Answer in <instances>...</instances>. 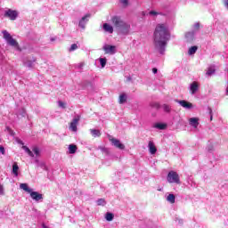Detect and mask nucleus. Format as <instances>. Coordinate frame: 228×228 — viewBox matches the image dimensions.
<instances>
[{
  "mask_svg": "<svg viewBox=\"0 0 228 228\" xmlns=\"http://www.w3.org/2000/svg\"><path fill=\"white\" fill-rule=\"evenodd\" d=\"M167 202H170V204H175V195L169 194L167 198Z\"/></svg>",
  "mask_w": 228,
  "mask_h": 228,
  "instance_id": "b1692460",
  "label": "nucleus"
},
{
  "mask_svg": "<svg viewBox=\"0 0 228 228\" xmlns=\"http://www.w3.org/2000/svg\"><path fill=\"white\" fill-rule=\"evenodd\" d=\"M198 49H199V47H197V46H191V48H189L188 54L190 56L195 54V53H197Z\"/></svg>",
  "mask_w": 228,
  "mask_h": 228,
  "instance_id": "393cba45",
  "label": "nucleus"
},
{
  "mask_svg": "<svg viewBox=\"0 0 228 228\" xmlns=\"http://www.w3.org/2000/svg\"><path fill=\"white\" fill-rule=\"evenodd\" d=\"M51 42H54V38L53 37L51 38Z\"/></svg>",
  "mask_w": 228,
  "mask_h": 228,
  "instance_id": "3c124183",
  "label": "nucleus"
},
{
  "mask_svg": "<svg viewBox=\"0 0 228 228\" xmlns=\"http://www.w3.org/2000/svg\"><path fill=\"white\" fill-rule=\"evenodd\" d=\"M162 108L166 113H170L172 108L168 104L162 105Z\"/></svg>",
  "mask_w": 228,
  "mask_h": 228,
  "instance_id": "c85d7f7f",
  "label": "nucleus"
},
{
  "mask_svg": "<svg viewBox=\"0 0 228 228\" xmlns=\"http://www.w3.org/2000/svg\"><path fill=\"white\" fill-rule=\"evenodd\" d=\"M103 30L106 32V33H113V26L108 24V23H104L103 24Z\"/></svg>",
  "mask_w": 228,
  "mask_h": 228,
  "instance_id": "dca6fc26",
  "label": "nucleus"
},
{
  "mask_svg": "<svg viewBox=\"0 0 228 228\" xmlns=\"http://www.w3.org/2000/svg\"><path fill=\"white\" fill-rule=\"evenodd\" d=\"M58 106L60 108H62L63 110H65L66 106H65V102H61V101H59L58 102Z\"/></svg>",
  "mask_w": 228,
  "mask_h": 228,
  "instance_id": "e433bc0d",
  "label": "nucleus"
},
{
  "mask_svg": "<svg viewBox=\"0 0 228 228\" xmlns=\"http://www.w3.org/2000/svg\"><path fill=\"white\" fill-rule=\"evenodd\" d=\"M124 8L129 5V0H119Z\"/></svg>",
  "mask_w": 228,
  "mask_h": 228,
  "instance_id": "f704fd0d",
  "label": "nucleus"
},
{
  "mask_svg": "<svg viewBox=\"0 0 228 228\" xmlns=\"http://www.w3.org/2000/svg\"><path fill=\"white\" fill-rule=\"evenodd\" d=\"M32 151L34 152V154H36L37 157L40 156V149L37 146H34L32 148Z\"/></svg>",
  "mask_w": 228,
  "mask_h": 228,
  "instance_id": "c756f323",
  "label": "nucleus"
},
{
  "mask_svg": "<svg viewBox=\"0 0 228 228\" xmlns=\"http://www.w3.org/2000/svg\"><path fill=\"white\" fill-rule=\"evenodd\" d=\"M83 67H85V63L80 62V63L78 64V69H83Z\"/></svg>",
  "mask_w": 228,
  "mask_h": 228,
  "instance_id": "a18cd8bd",
  "label": "nucleus"
},
{
  "mask_svg": "<svg viewBox=\"0 0 228 228\" xmlns=\"http://www.w3.org/2000/svg\"><path fill=\"white\" fill-rule=\"evenodd\" d=\"M195 37V34L193 32H187L185 34V38H187V42H191Z\"/></svg>",
  "mask_w": 228,
  "mask_h": 228,
  "instance_id": "4be33fe9",
  "label": "nucleus"
},
{
  "mask_svg": "<svg viewBox=\"0 0 228 228\" xmlns=\"http://www.w3.org/2000/svg\"><path fill=\"white\" fill-rule=\"evenodd\" d=\"M194 28H195L196 29H199V28H200V23H199V22L195 23V24H194Z\"/></svg>",
  "mask_w": 228,
  "mask_h": 228,
  "instance_id": "c03bdc74",
  "label": "nucleus"
},
{
  "mask_svg": "<svg viewBox=\"0 0 228 228\" xmlns=\"http://www.w3.org/2000/svg\"><path fill=\"white\" fill-rule=\"evenodd\" d=\"M105 218L107 220V222H111L113 220V218H115V216L113 215V213H106L105 215Z\"/></svg>",
  "mask_w": 228,
  "mask_h": 228,
  "instance_id": "bb28decb",
  "label": "nucleus"
},
{
  "mask_svg": "<svg viewBox=\"0 0 228 228\" xmlns=\"http://www.w3.org/2000/svg\"><path fill=\"white\" fill-rule=\"evenodd\" d=\"M99 61H100V65L102 69H104V67H106V63L108 60L106 58H100Z\"/></svg>",
  "mask_w": 228,
  "mask_h": 228,
  "instance_id": "cd10ccee",
  "label": "nucleus"
},
{
  "mask_svg": "<svg viewBox=\"0 0 228 228\" xmlns=\"http://www.w3.org/2000/svg\"><path fill=\"white\" fill-rule=\"evenodd\" d=\"M168 40H170L168 27L165 24H158L154 31V46L159 54H165Z\"/></svg>",
  "mask_w": 228,
  "mask_h": 228,
  "instance_id": "f257e3e1",
  "label": "nucleus"
},
{
  "mask_svg": "<svg viewBox=\"0 0 228 228\" xmlns=\"http://www.w3.org/2000/svg\"><path fill=\"white\" fill-rule=\"evenodd\" d=\"M213 74H215V68H208L207 71V76H213Z\"/></svg>",
  "mask_w": 228,
  "mask_h": 228,
  "instance_id": "72a5a7b5",
  "label": "nucleus"
},
{
  "mask_svg": "<svg viewBox=\"0 0 228 228\" xmlns=\"http://www.w3.org/2000/svg\"><path fill=\"white\" fill-rule=\"evenodd\" d=\"M207 151H208V152H213V144H209V145L207 147Z\"/></svg>",
  "mask_w": 228,
  "mask_h": 228,
  "instance_id": "58836bf2",
  "label": "nucleus"
},
{
  "mask_svg": "<svg viewBox=\"0 0 228 228\" xmlns=\"http://www.w3.org/2000/svg\"><path fill=\"white\" fill-rule=\"evenodd\" d=\"M111 22L114 28H116V29H118V33H120L121 35L129 34V31L131 30V25L124 21L122 17L118 15H114L111 17Z\"/></svg>",
  "mask_w": 228,
  "mask_h": 228,
  "instance_id": "f03ea898",
  "label": "nucleus"
},
{
  "mask_svg": "<svg viewBox=\"0 0 228 228\" xmlns=\"http://www.w3.org/2000/svg\"><path fill=\"white\" fill-rule=\"evenodd\" d=\"M88 19H90V14H86V16L82 17L78 23L79 28L85 29L86 22H88Z\"/></svg>",
  "mask_w": 228,
  "mask_h": 228,
  "instance_id": "f8f14e48",
  "label": "nucleus"
},
{
  "mask_svg": "<svg viewBox=\"0 0 228 228\" xmlns=\"http://www.w3.org/2000/svg\"><path fill=\"white\" fill-rule=\"evenodd\" d=\"M76 49H77V44H73V45H71V46L69 49V53H72V51H76Z\"/></svg>",
  "mask_w": 228,
  "mask_h": 228,
  "instance_id": "c9c22d12",
  "label": "nucleus"
},
{
  "mask_svg": "<svg viewBox=\"0 0 228 228\" xmlns=\"http://www.w3.org/2000/svg\"><path fill=\"white\" fill-rule=\"evenodd\" d=\"M17 143H19L20 145H24V142H22V140L20 139L17 141Z\"/></svg>",
  "mask_w": 228,
  "mask_h": 228,
  "instance_id": "49530a36",
  "label": "nucleus"
},
{
  "mask_svg": "<svg viewBox=\"0 0 228 228\" xmlns=\"http://www.w3.org/2000/svg\"><path fill=\"white\" fill-rule=\"evenodd\" d=\"M90 133L92 136H94V138H98L99 136H101V130L90 129Z\"/></svg>",
  "mask_w": 228,
  "mask_h": 228,
  "instance_id": "aec40b11",
  "label": "nucleus"
},
{
  "mask_svg": "<svg viewBox=\"0 0 228 228\" xmlns=\"http://www.w3.org/2000/svg\"><path fill=\"white\" fill-rule=\"evenodd\" d=\"M151 106L155 110H159V108H161V105L159 102H151Z\"/></svg>",
  "mask_w": 228,
  "mask_h": 228,
  "instance_id": "2f4dec72",
  "label": "nucleus"
},
{
  "mask_svg": "<svg viewBox=\"0 0 228 228\" xmlns=\"http://www.w3.org/2000/svg\"><path fill=\"white\" fill-rule=\"evenodd\" d=\"M152 72H153V74H158V69L157 68H153L152 69Z\"/></svg>",
  "mask_w": 228,
  "mask_h": 228,
  "instance_id": "de8ad7c7",
  "label": "nucleus"
},
{
  "mask_svg": "<svg viewBox=\"0 0 228 228\" xmlns=\"http://www.w3.org/2000/svg\"><path fill=\"white\" fill-rule=\"evenodd\" d=\"M190 91L192 95H195L199 92V82L194 81L190 86Z\"/></svg>",
  "mask_w": 228,
  "mask_h": 228,
  "instance_id": "ddd939ff",
  "label": "nucleus"
},
{
  "mask_svg": "<svg viewBox=\"0 0 228 228\" xmlns=\"http://www.w3.org/2000/svg\"><path fill=\"white\" fill-rule=\"evenodd\" d=\"M100 151H102V152H108V150L105 147H99Z\"/></svg>",
  "mask_w": 228,
  "mask_h": 228,
  "instance_id": "79ce46f5",
  "label": "nucleus"
},
{
  "mask_svg": "<svg viewBox=\"0 0 228 228\" xmlns=\"http://www.w3.org/2000/svg\"><path fill=\"white\" fill-rule=\"evenodd\" d=\"M224 6L228 9V0H224Z\"/></svg>",
  "mask_w": 228,
  "mask_h": 228,
  "instance_id": "09e8293b",
  "label": "nucleus"
},
{
  "mask_svg": "<svg viewBox=\"0 0 228 228\" xmlns=\"http://www.w3.org/2000/svg\"><path fill=\"white\" fill-rule=\"evenodd\" d=\"M0 195H4V188L1 183H0Z\"/></svg>",
  "mask_w": 228,
  "mask_h": 228,
  "instance_id": "a19ab883",
  "label": "nucleus"
},
{
  "mask_svg": "<svg viewBox=\"0 0 228 228\" xmlns=\"http://www.w3.org/2000/svg\"><path fill=\"white\" fill-rule=\"evenodd\" d=\"M22 149L25 151V152H27V154H28V156H30V158H35V154H33V151H31L28 146L23 145Z\"/></svg>",
  "mask_w": 228,
  "mask_h": 228,
  "instance_id": "5701e85b",
  "label": "nucleus"
},
{
  "mask_svg": "<svg viewBox=\"0 0 228 228\" xmlns=\"http://www.w3.org/2000/svg\"><path fill=\"white\" fill-rule=\"evenodd\" d=\"M149 15H153V16H156V15H159V12H156V11H151L149 12Z\"/></svg>",
  "mask_w": 228,
  "mask_h": 228,
  "instance_id": "ea45409f",
  "label": "nucleus"
},
{
  "mask_svg": "<svg viewBox=\"0 0 228 228\" xmlns=\"http://www.w3.org/2000/svg\"><path fill=\"white\" fill-rule=\"evenodd\" d=\"M35 61H37L36 58H33V60H28V58H26L23 60V65L28 69H33Z\"/></svg>",
  "mask_w": 228,
  "mask_h": 228,
  "instance_id": "9b49d317",
  "label": "nucleus"
},
{
  "mask_svg": "<svg viewBox=\"0 0 228 228\" xmlns=\"http://www.w3.org/2000/svg\"><path fill=\"white\" fill-rule=\"evenodd\" d=\"M103 51L105 52V54H115L117 53V46L115 45H105L102 47Z\"/></svg>",
  "mask_w": 228,
  "mask_h": 228,
  "instance_id": "0eeeda50",
  "label": "nucleus"
},
{
  "mask_svg": "<svg viewBox=\"0 0 228 228\" xmlns=\"http://www.w3.org/2000/svg\"><path fill=\"white\" fill-rule=\"evenodd\" d=\"M4 17H7L10 20H16L19 17V12L15 10L8 9L4 12Z\"/></svg>",
  "mask_w": 228,
  "mask_h": 228,
  "instance_id": "39448f33",
  "label": "nucleus"
},
{
  "mask_svg": "<svg viewBox=\"0 0 228 228\" xmlns=\"http://www.w3.org/2000/svg\"><path fill=\"white\" fill-rule=\"evenodd\" d=\"M79 120H80L79 116H77L72 119L69 126V129L73 131V133H76V131H77V124L79 123Z\"/></svg>",
  "mask_w": 228,
  "mask_h": 228,
  "instance_id": "1a4fd4ad",
  "label": "nucleus"
},
{
  "mask_svg": "<svg viewBox=\"0 0 228 228\" xmlns=\"http://www.w3.org/2000/svg\"><path fill=\"white\" fill-rule=\"evenodd\" d=\"M154 127L156 129H160V131H164V129H167V124L165 123H157L154 125Z\"/></svg>",
  "mask_w": 228,
  "mask_h": 228,
  "instance_id": "6ab92c4d",
  "label": "nucleus"
},
{
  "mask_svg": "<svg viewBox=\"0 0 228 228\" xmlns=\"http://www.w3.org/2000/svg\"><path fill=\"white\" fill-rule=\"evenodd\" d=\"M36 163H37V164H38V167H40L41 168H43V170H47V166H45V163H44V162L39 163V162H38V159H36Z\"/></svg>",
  "mask_w": 228,
  "mask_h": 228,
  "instance_id": "7c9ffc66",
  "label": "nucleus"
},
{
  "mask_svg": "<svg viewBox=\"0 0 228 228\" xmlns=\"http://www.w3.org/2000/svg\"><path fill=\"white\" fill-rule=\"evenodd\" d=\"M175 102L185 110H191V108H193V104L190 102H186L184 100H175Z\"/></svg>",
  "mask_w": 228,
  "mask_h": 228,
  "instance_id": "6e6552de",
  "label": "nucleus"
},
{
  "mask_svg": "<svg viewBox=\"0 0 228 228\" xmlns=\"http://www.w3.org/2000/svg\"><path fill=\"white\" fill-rule=\"evenodd\" d=\"M2 33L4 35V40H6L9 45H11L12 47H19V43L17 42V40L12 37V35H10L6 30L2 31Z\"/></svg>",
  "mask_w": 228,
  "mask_h": 228,
  "instance_id": "20e7f679",
  "label": "nucleus"
},
{
  "mask_svg": "<svg viewBox=\"0 0 228 228\" xmlns=\"http://www.w3.org/2000/svg\"><path fill=\"white\" fill-rule=\"evenodd\" d=\"M208 113L210 115V120H213V110H211L210 107H208Z\"/></svg>",
  "mask_w": 228,
  "mask_h": 228,
  "instance_id": "4c0bfd02",
  "label": "nucleus"
},
{
  "mask_svg": "<svg viewBox=\"0 0 228 228\" xmlns=\"http://www.w3.org/2000/svg\"><path fill=\"white\" fill-rule=\"evenodd\" d=\"M127 101V96L126 94H122L119 95V104H124Z\"/></svg>",
  "mask_w": 228,
  "mask_h": 228,
  "instance_id": "a878e982",
  "label": "nucleus"
},
{
  "mask_svg": "<svg viewBox=\"0 0 228 228\" xmlns=\"http://www.w3.org/2000/svg\"><path fill=\"white\" fill-rule=\"evenodd\" d=\"M148 148H149L150 153L151 154H155L156 152H158V149L156 148V145H154V142L152 141L149 142Z\"/></svg>",
  "mask_w": 228,
  "mask_h": 228,
  "instance_id": "2eb2a0df",
  "label": "nucleus"
},
{
  "mask_svg": "<svg viewBox=\"0 0 228 228\" xmlns=\"http://www.w3.org/2000/svg\"><path fill=\"white\" fill-rule=\"evenodd\" d=\"M110 142L114 145V147L119 149L120 151H124V149H126V146L122 142H120V140L118 139L112 138L110 139Z\"/></svg>",
  "mask_w": 228,
  "mask_h": 228,
  "instance_id": "9d476101",
  "label": "nucleus"
},
{
  "mask_svg": "<svg viewBox=\"0 0 228 228\" xmlns=\"http://www.w3.org/2000/svg\"><path fill=\"white\" fill-rule=\"evenodd\" d=\"M0 153L3 154V155L5 154L4 147L0 146Z\"/></svg>",
  "mask_w": 228,
  "mask_h": 228,
  "instance_id": "37998d69",
  "label": "nucleus"
},
{
  "mask_svg": "<svg viewBox=\"0 0 228 228\" xmlns=\"http://www.w3.org/2000/svg\"><path fill=\"white\" fill-rule=\"evenodd\" d=\"M97 206H106V200L104 199H99L97 200Z\"/></svg>",
  "mask_w": 228,
  "mask_h": 228,
  "instance_id": "473e14b6",
  "label": "nucleus"
},
{
  "mask_svg": "<svg viewBox=\"0 0 228 228\" xmlns=\"http://www.w3.org/2000/svg\"><path fill=\"white\" fill-rule=\"evenodd\" d=\"M20 188L24 190V191H27V193H30L33 191V189L28 186V183H20Z\"/></svg>",
  "mask_w": 228,
  "mask_h": 228,
  "instance_id": "a211bd4d",
  "label": "nucleus"
},
{
  "mask_svg": "<svg viewBox=\"0 0 228 228\" xmlns=\"http://www.w3.org/2000/svg\"><path fill=\"white\" fill-rule=\"evenodd\" d=\"M12 174L15 175V177L19 176V165L17 162H14L12 165Z\"/></svg>",
  "mask_w": 228,
  "mask_h": 228,
  "instance_id": "f3484780",
  "label": "nucleus"
},
{
  "mask_svg": "<svg viewBox=\"0 0 228 228\" xmlns=\"http://www.w3.org/2000/svg\"><path fill=\"white\" fill-rule=\"evenodd\" d=\"M29 195L32 200H34L35 202H43L44 200V194L38 191H30Z\"/></svg>",
  "mask_w": 228,
  "mask_h": 228,
  "instance_id": "423d86ee",
  "label": "nucleus"
},
{
  "mask_svg": "<svg viewBox=\"0 0 228 228\" xmlns=\"http://www.w3.org/2000/svg\"><path fill=\"white\" fill-rule=\"evenodd\" d=\"M77 151V146L75 144H69V154H76V151Z\"/></svg>",
  "mask_w": 228,
  "mask_h": 228,
  "instance_id": "412c9836",
  "label": "nucleus"
},
{
  "mask_svg": "<svg viewBox=\"0 0 228 228\" xmlns=\"http://www.w3.org/2000/svg\"><path fill=\"white\" fill-rule=\"evenodd\" d=\"M4 56H3V53H1L0 52V60H3Z\"/></svg>",
  "mask_w": 228,
  "mask_h": 228,
  "instance_id": "8fccbe9b",
  "label": "nucleus"
},
{
  "mask_svg": "<svg viewBox=\"0 0 228 228\" xmlns=\"http://www.w3.org/2000/svg\"><path fill=\"white\" fill-rule=\"evenodd\" d=\"M189 124L191 127L197 129V127H199V118H191L189 119Z\"/></svg>",
  "mask_w": 228,
  "mask_h": 228,
  "instance_id": "4468645a",
  "label": "nucleus"
},
{
  "mask_svg": "<svg viewBox=\"0 0 228 228\" xmlns=\"http://www.w3.org/2000/svg\"><path fill=\"white\" fill-rule=\"evenodd\" d=\"M167 179L170 183L181 184V178L175 171H169Z\"/></svg>",
  "mask_w": 228,
  "mask_h": 228,
  "instance_id": "7ed1b4c3",
  "label": "nucleus"
}]
</instances>
